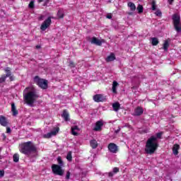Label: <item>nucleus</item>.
Instances as JSON below:
<instances>
[{
	"instance_id": "a878e982",
	"label": "nucleus",
	"mask_w": 181,
	"mask_h": 181,
	"mask_svg": "<svg viewBox=\"0 0 181 181\" xmlns=\"http://www.w3.org/2000/svg\"><path fill=\"white\" fill-rule=\"evenodd\" d=\"M163 49H164L165 52H168V49H169V40H166L164 42Z\"/></svg>"
},
{
	"instance_id": "0eeeda50",
	"label": "nucleus",
	"mask_w": 181,
	"mask_h": 181,
	"mask_svg": "<svg viewBox=\"0 0 181 181\" xmlns=\"http://www.w3.org/2000/svg\"><path fill=\"white\" fill-rule=\"evenodd\" d=\"M50 25H52V17H48L47 19H46L41 25L40 29L42 31L46 30L47 28L50 27Z\"/></svg>"
},
{
	"instance_id": "cd10ccee",
	"label": "nucleus",
	"mask_w": 181,
	"mask_h": 181,
	"mask_svg": "<svg viewBox=\"0 0 181 181\" xmlns=\"http://www.w3.org/2000/svg\"><path fill=\"white\" fill-rule=\"evenodd\" d=\"M57 162H58L59 166H61V167L64 166V163H63V160L62 159V157L59 156L57 158Z\"/></svg>"
},
{
	"instance_id": "c03bdc74",
	"label": "nucleus",
	"mask_w": 181,
	"mask_h": 181,
	"mask_svg": "<svg viewBox=\"0 0 181 181\" xmlns=\"http://www.w3.org/2000/svg\"><path fill=\"white\" fill-rule=\"evenodd\" d=\"M48 2H49V0H45V3L43 4V6H46L47 5Z\"/></svg>"
},
{
	"instance_id": "f257e3e1",
	"label": "nucleus",
	"mask_w": 181,
	"mask_h": 181,
	"mask_svg": "<svg viewBox=\"0 0 181 181\" xmlns=\"http://www.w3.org/2000/svg\"><path fill=\"white\" fill-rule=\"evenodd\" d=\"M162 132L157 133L155 136H151L146 142L145 152L148 155H153L156 149L159 147L158 139H162Z\"/></svg>"
},
{
	"instance_id": "7c9ffc66",
	"label": "nucleus",
	"mask_w": 181,
	"mask_h": 181,
	"mask_svg": "<svg viewBox=\"0 0 181 181\" xmlns=\"http://www.w3.org/2000/svg\"><path fill=\"white\" fill-rule=\"evenodd\" d=\"M66 159L67 160H69V162H71L73 157L71 156V151H69L66 156Z\"/></svg>"
},
{
	"instance_id": "aec40b11",
	"label": "nucleus",
	"mask_w": 181,
	"mask_h": 181,
	"mask_svg": "<svg viewBox=\"0 0 181 181\" xmlns=\"http://www.w3.org/2000/svg\"><path fill=\"white\" fill-rule=\"evenodd\" d=\"M90 145L93 149H97L98 143L97 142V140L93 139L90 141Z\"/></svg>"
},
{
	"instance_id": "412c9836",
	"label": "nucleus",
	"mask_w": 181,
	"mask_h": 181,
	"mask_svg": "<svg viewBox=\"0 0 181 181\" xmlns=\"http://www.w3.org/2000/svg\"><path fill=\"white\" fill-rule=\"evenodd\" d=\"M7 77H11V73H8L6 75L1 76V77L0 78V84H1L2 83H5V81H6Z\"/></svg>"
},
{
	"instance_id": "3c124183",
	"label": "nucleus",
	"mask_w": 181,
	"mask_h": 181,
	"mask_svg": "<svg viewBox=\"0 0 181 181\" xmlns=\"http://www.w3.org/2000/svg\"><path fill=\"white\" fill-rule=\"evenodd\" d=\"M43 1H45V0H38V3L40 4V3L43 2Z\"/></svg>"
},
{
	"instance_id": "7ed1b4c3",
	"label": "nucleus",
	"mask_w": 181,
	"mask_h": 181,
	"mask_svg": "<svg viewBox=\"0 0 181 181\" xmlns=\"http://www.w3.org/2000/svg\"><path fill=\"white\" fill-rule=\"evenodd\" d=\"M24 92H26V93L23 95L25 104H28V105H33V104H35V101L39 98V94H37L35 87H27L24 90Z\"/></svg>"
},
{
	"instance_id": "e433bc0d",
	"label": "nucleus",
	"mask_w": 181,
	"mask_h": 181,
	"mask_svg": "<svg viewBox=\"0 0 181 181\" xmlns=\"http://www.w3.org/2000/svg\"><path fill=\"white\" fill-rule=\"evenodd\" d=\"M66 179L69 180L70 179V171L66 172Z\"/></svg>"
},
{
	"instance_id": "2eb2a0df",
	"label": "nucleus",
	"mask_w": 181,
	"mask_h": 181,
	"mask_svg": "<svg viewBox=\"0 0 181 181\" xmlns=\"http://www.w3.org/2000/svg\"><path fill=\"white\" fill-rule=\"evenodd\" d=\"M57 132H59V127L55 128L54 131L45 134V138H52L53 135H57Z\"/></svg>"
},
{
	"instance_id": "a211bd4d",
	"label": "nucleus",
	"mask_w": 181,
	"mask_h": 181,
	"mask_svg": "<svg viewBox=\"0 0 181 181\" xmlns=\"http://www.w3.org/2000/svg\"><path fill=\"white\" fill-rule=\"evenodd\" d=\"M179 149H180V146L179 144H174L173 146V153L175 156L179 153Z\"/></svg>"
},
{
	"instance_id": "f03ea898",
	"label": "nucleus",
	"mask_w": 181,
	"mask_h": 181,
	"mask_svg": "<svg viewBox=\"0 0 181 181\" xmlns=\"http://www.w3.org/2000/svg\"><path fill=\"white\" fill-rule=\"evenodd\" d=\"M20 152L28 158H36L37 156V147L32 141L24 142L20 146Z\"/></svg>"
},
{
	"instance_id": "de8ad7c7",
	"label": "nucleus",
	"mask_w": 181,
	"mask_h": 181,
	"mask_svg": "<svg viewBox=\"0 0 181 181\" xmlns=\"http://www.w3.org/2000/svg\"><path fill=\"white\" fill-rule=\"evenodd\" d=\"M121 131V128H119L117 130L115 131L116 134H118Z\"/></svg>"
},
{
	"instance_id": "72a5a7b5",
	"label": "nucleus",
	"mask_w": 181,
	"mask_h": 181,
	"mask_svg": "<svg viewBox=\"0 0 181 181\" xmlns=\"http://www.w3.org/2000/svg\"><path fill=\"white\" fill-rule=\"evenodd\" d=\"M155 15H156V16H162V11H160V10H156V11L155 12Z\"/></svg>"
},
{
	"instance_id": "58836bf2",
	"label": "nucleus",
	"mask_w": 181,
	"mask_h": 181,
	"mask_svg": "<svg viewBox=\"0 0 181 181\" xmlns=\"http://www.w3.org/2000/svg\"><path fill=\"white\" fill-rule=\"evenodd\" d=\"M12 132V130L11 129V127H6V133L11 134Z\"/></svg>"
},
{
	"instance_id": "f3484780",
	"label": "nucleus",
	"mask_w": 181,
	"mask_h": 181,
	"mask_svg": "<svg viewBox=\"0 0 181 181\" xmlns=\"http://www.w3.org/2000/svg\"><path fill=\"white\" fill-rule=\"evenodd\" d=\"M62 118H64V121L67 122V121H70V118L69 112H67V110H64L62 115Z\"/></svg>"
},
{
	"instance_id": "4c0bfd02",
	"label": "nucleus",
	"mask_w": 181,
	"mask_h": 181,
	"mask_svg": "<svg viewBox=\"0 0 181 181\" xmlns=\"http://www.w3.org/2000/svg\"><path fill=\"white\" fill-rule=\"evenodd\" d=\"M113 172H114V173H118V172H119V168H113Z\"/></svg>"
},
{
	"instance_id": "a19ab883",
	"label": "nucleus",
	"mask_w": 181,
	"mask_h": 181,
	"mask_svg": "<svg viewBox=\"0 0 181 181\" xmlns=\"http://www.w3.org/2000/svg\"><path fill=\"white\" fill-rule=\"evenodd\" d=\"M69 66H70L71 67H76V64H75L74 62H69Z\"/></svg>"
},
{
	"instance_id": "1a4fd4ad",
	"label": "nucleus",
	"mask_w": 181,
	"mask_h": 181,
	"mask_svg": "<svg viewBox=\"0 0 181 181\" xmlns=\"http://www.w3.org/2000/svg\"><path fill=\"white\" fill-rule=\"evenodd\" d=\"M93 100L95 103H103L105 101V96L103 94H96L93 96Z\"/></svg>"
},
{
	"instance_id": "c9c22d12",
	"label": "nucleus",
	"mask_w": 181,
	"mask_h": 181,
	"mask_svg": "<svg viewBox=\"0 0 181 181\" xmlns=\"http://www.w3.org/2000/svg\"><path fill=\"white\" fill-rule=\"evenodd\" d=\"M106 18L107 19H112V13H107L106 16Z\"/></svg>"
},
{
	"instance_id": "49530a36",
	"label": "nucleus",
	"mask_w": 181,
	"mask_h": 181,
	"mask_svg": "<svg viewBox=\"0 0 181 181\" xmlns=\"http://www.w3.org/2000/svg\"><path fill=\"white\" fill-rule=\"evenodd\" d=\"M8 77H9V78H10V81H13V76H8Z\"/></svg>"
},
{
	"instance_id": "bb28decb",
	"label": "nucleus",
	"mask_w": 181,
	"mask_h": 181,
	"mask_svg": "<svg viewBox=\"0 0 181 181\" xmlns=\"http://www.w3.org/2000/svg\"><path fill=\"white\" fill-rule=\"evenodd\" d=\"M57 16L59 18V19H62V18H64V12L63 10L59 9L57 12Z\"/></svg>"
},
{
	"instance_id": "09e8293b",
	"label": "nucleus",
	"mask_w": 181,
	"mask_h": 181,
	"mask_svg": "<svg viewBox=\"0 0 181 181\" xmlns=\"http://www.w3.org/2000/svg\"><path fill=\"white\" fill-rule=\"evenodd\" d=\"M2 136H3V139H6V136L5 135V134H3Z\"/></svg>"
},
{
	"instance_id": "8fccbe9b",
	"label": "nucleus",
	"mask_w": 181,
	"mask_h": 181,
	"mask_svg": "<svg viewBox=\"0 0 181 181\" xmlns=\"http://www.w3.org/2000/svg\"><path fill=\"white\" fill-rule=\"evenodd\" d=\"M35 49H40V45L35 46Z\"/></svg>"
},
{
	"instance_id": "6ab92c4d",
	"label": "nucleus",
	"mask_w": 181,
	"mask_h": 181,
	"mask_svg": "<svg viewBox=\"0 0 181 181\" xmlns=\"http://www.w3.org/2000/svg\"><path fill=\"white\" fill-rule=\"evenodd\" d=\"M115 53H111L110 55H109L106 59L107 63H110V62H114L115 60Z\"/></svg>"
},
{
	"instance_id": "864d4df0",
	"label": "nucleus",
	"mask_w": 181,
	"mask_h": 181,
	"mask_svg": "<svg viewBox=\"0 0 181 181\" xmlns=\"http://www.w3.org/2000/svg\"><path fill=\"white\" fill-rule=\"evenodd\" d=\"M128 15H132V13H128Z\"/></svg>"
},
{
	"instance_id": "f704fd0d",
	"label": "nucleus",
	"mask_w": 181,
	"mask_h": 181,
	"mask_svg": "<svg viewBox=\"0 0 181 181\" xmlns=\"http://www.w3.org/2000/svg\"><path fill=\"white\" fill-rule=\"evenodd\" d=\"M4 71H6V73H7V74H8V73H10V76H11V68H9V67L6 68L4 69Z\"/></svg>"
},
{
	"instance_id": "5701e85b",
	"label": "nucleus",
	"mask_w": 181,
	"mask_h": 181,
	"mask_svg": "<svg viewBox=\"0 0 181 181\" xmlns=\"http://www.w3.org/2000/svg\"><path fill=\"white\" fill-rule=\"evenodd\" d=\"M112 108L114 111H118L119 108H121V105L119 104V103L116 102L112 104Z\"/></svg>"
},
{
	"instance_id": "c85d7f7f",
	"label": "nucleus",
	"mask_w": 181,
	"mask_h": 181,
	"mask_svg": "<svg viewBox=\"0 0 181 181\" xmlns=\"http://www.w3.org/2000/svg\"><path fill=\"white\" fill-rule=\"evenodd\" d=\"M13 162H16V163L19 162V154L15 153L13 156Z\"/></svg>"
},
{
	"instance_id": "2f4dec72",
	"label": "nucleus",
	"mask_w": 181,
	"mask_h": 181,
	"mask_svg": "<svg viewBox=\"0 0 181 181\" xmlns=\"http://www.w3.org/2000/svg\"><path fill=\"white\" fill-rule=\"evenodd\" d=\"M28 7L30 8V9H33L35 8V0H31L28 5Z\"/></svg>"
},
{
	"instance_id": "9d476101",
	"label": "nucleus",
	"mask_w": 181,
	"mask_h": 181,
	"mask_svg": "<svg viewBox=\"0 0 181 181\" xmlns=\"http://www.w3.org/2000/svg\"><path fill=\"white\" fill-rule=\"evenodd\" d=\"M0 125H1V127H8V125H9V121H8V119L4 115H0Z\"/></svg>"
},
{
	"instance_id": "9b49d317",
	"label": "nucleus",
	"mask_w": 181,
	"mask_h": 181,
	"mask_svg": "<svg viewBox=\"0 0 181 181\" xmlns=\"http://www.w3.org/2000/svg\"><path fill=\"white\" fill-rule=\"evenodd\" d=\"M144 114V108L138 106L136 109H134V114L136 117H139L140 115H142Z\"/></svg>"
},
{
	"instance_id": "6e6552de",
	"label": "nucleus",
	"mask_w": 181,
	"mask_h": 181,
	"mask_svg": "<svg viewBox=\"0 0 181 181\" xmlns=\"http://www.w3.org/2000/svg\"><path fill=\"white\" fill-rule=\"evenodd\" d=\"M107 148L111 153H117L118 152V146L114 143L109 144Z\"/></svg>"
},
{
	"instance_id": "473e14b6",
	"label": "nucleus",
	"mask_w": 181,
	"mask_h": 181,
	"mask_svg": "<svg viewBox=\"0 0 181 181\" xmlns=\"http://www.w3.org/2000/svg\"><path fill=\"white\" fill-rule=\"evenodd\" d=\"M151 9L152 11H156V2L155 1L151 2Z\"/></svg>"
},
{
	"instance_id": "dca6fc26",
	"label": "nucleus",
	"mask_w": 181,
	"mask_h": 181,
	"mask_svg": "<svg viewBox=\"0 0 181 181\" xmlns=\"http://www.w3.org/2000/svg\"><path fill=\"white\" fill-rule=\"evenodd\" d=\"M11 112L13 117H16L19 112H18V110H16V106H15V103H11Z\"/></svg>"
},
{
	"instance_id": "f8f14e48",
	"label": "nucleus",
	"mask_w": 181,
	"mask_h": 181,
	"mask_svg": "<svg viewBox=\"0 0 181 181\" xmlns=\"http://www.w3.org/2000/svg\"><path fill=\"white\" fill-rule=\"evenodd\" d=\"M104 125L103 120H99L95 123V126L93 129V131H101L102 127Z\"/></svg>"
},
{
	"instance_id": "423d86ee",
	"label": "nucleus",
	"mask_w": 181,
	"mask_h": 181,
	"mask_svg": "<svg viewBox=\"0 0 181 181\" xmlns=\"http://www.w3.org/2000/svg\"><path fill=\"white\" fill-rule=\"evenodd\" d=\"M62 168V166L57 164H53L52 165V170L53 174L58 175V176H63L64 175V170H63Z\"/></svg>"
},
{
	"instance_id": "39448f33",
	"label": "nucleus",
	"mask_w": 181,
	"mask_h": 181,
	"mask_svg": "<svg viewBox=\"0 0 181 181\" xmlns=\"http://www.w3.org/2000/svg\"><path fill=\"white\" fill-rule=\"evenodd\" d=\"M173 23L176 32H177V33H180L181 22H180V16L179 14L175 13L173 15Z\"/></svg>"
},
{
	"instance_id": "20e7f679",
	"label": "nucleus",
	"mask_w": 181,
	"mask_h": 181,
	"mask_svg": "<svg viewBox=\"0 0 181 181\" xmlns=\"http://www.w3.org/2000/svg\"><path fill=\"white\" fill-rule=\"evenodd\" d=\"M34 83L42 90H47L49 82L46 79H43L37 76L34 78Z\"/></svg>"
},
{
	"instance_id": "ddd939ff",
	"label": "nucleus",
	"mask_w": 181,
	"mask_h": 181,
	"mask_svg": "<svg viewBox=\"0 0 181 181\" xmlns=\"http://www.w3.org/2000/svg\"><path fill=\"white\" fill-rule=\"evenodd\" d=\"M91 44L96 45V46H101L103 45V42L100 40H98V38L93 37H92Z\"/></svg>"
},
{
	"instance_id": "37998d69",
	"label": "nucleus",
	"mask_w": 181,
	"mask_h": 181,
	"mask_svg": "<svg viewBox=\"0 0 181 181\" xmlns=\"http://www.w3.org/2000/svg\"><path fill=\"white\" fill-rule=\"evenodd\" d=\"M4 175H5V171L0 170V176H1V177H4Z\"/></svg>"
},
{
	"instance_id": "4be33fe9",
	"label": "nucleus",
	"mask_w": 181,
	"mask_h": 181,
	"mask_svg": "<svg viewBox=\"0 0 181 181\" xmlns=\"http://www.w3.org/2000/svg\"><path fill=\"white\" fill-rule=\"evenodd\" d=\"M118 86H119V84L118 83V82H117L116 81H114L112 83V93H114V94H117V87H118Z\"/></svg>"
},
{
	"instance_id": "4468645a",
	"label": "nucleus",
	"mask_w": 181,
	"mask_h": 181,
	"mask_svg": "<svg viewBox=\"0 0 181 181\" xmlns=\"http://www.w3.org/2000/svg\"><path fill=\"white\" fill-rule=\"evenodd\" d=\"M72 135H74V136H78V132L80 131V129L78 128V126H74L71 129Z\"/></svg>"
},
{
	"instance_id": "c756f323",
	"label": "nucleus",
	"mask_w": 181,
	"mask_h": 181,
	"mask_svg": "<svg viewBox=\"0 0 181 181\" xmlns=\"http://www.w3.org/2000/svg\"><path fill=\"white\" fill-rule=\"evenodd\" d=\"M137 11L139 13H142V12H144V6H142L141 4H139L137 6Z\"/></svg>"
},
{
	"instance_id": "b1692460",
	"label": "nucleus",
	"mask_w": 181,
	"mask_h": 181,
	"mask_svg": "<svg viewBox=\"0 0 181 181\" xmlns=\"http://www.w3.org/2000/svg\"><path fill=\"white\" fill-rule=\"evenodd\" d=\"M127 5L128 6H129L130 11H132V12H134V11L136 10V6H135V4L132 2H129Z\"/></svg>"
},
{
	"instance_id": "393cba45",
	"label": "nucleus",
	"mask_w": 181,
	"mask_h": 181,
	"mask_svg": "<svg viewBox=\"0 0 181 181\" xmlns=\"http://www.w3.org/2000/svg\"><path fill=\"white\" fill-rule=\"evenodd\" d=\"M151 45L152 46H158L159 45V40L157 37L151 38Z\"/></svg>"
},
{
	"instance_id": "ea45409f",
	"label": "nucleus",
	"mask_w": 181,
	"mask_h": 181,
	"mask_svg": "<svg viewBox=\"0 0 181 181\" xmlns=\"http://www.w3.org/2000/svg\"><path fill=\"white\" fill-rule=\"evenodd\" d=\"M86 40H87V42H90V43H91L93 38H91V37H90V36H88V37H86Z\"/></svg>"
},
{
	"instance_id": "79ce46f5",
	"label": "nucleus",
	"mask_w": 181,
	"mask_h": 181,
	"mask_svg": "<svg viewBox=\"0 0 181 181\" xmlns=\"http://www.w3.org/2000/svg\"><path fill=\"white\" fill-rule=\"evenodd\" d=\"M45 19V16L40 15V16L38 18V21H43Z\"/></svg>"
},
{
	"instance_id": "a18cd8bd",
	"label": "nucleus",
	"mask_w": 181,
	"mask_h": 181,
	"mask_svg": "<svg viewBox=\"0 0 181 181\" xmlns=\"http://www.w3.org/2000/svg\"><path fill=\"white\" fill-rule=\"evenodd\" d=\"M108 176H109V177H112V176H114V173H108Z\"/></svg>"
},
{
	"instance_id": "603ef678",
	"label": "nucleus",
	"mask_w": 181,
	"mask_h": 181,
	"mask_svg": "<svg viewBox=\"0 0 181 181\" xmlns=\"http://www.w3.org/2000/svg\"><path fill=\"white\" fill-rule=\"evenodd\" d=\"M170 2H173V0H168Z\"/></svg>"
}]
</instances>
